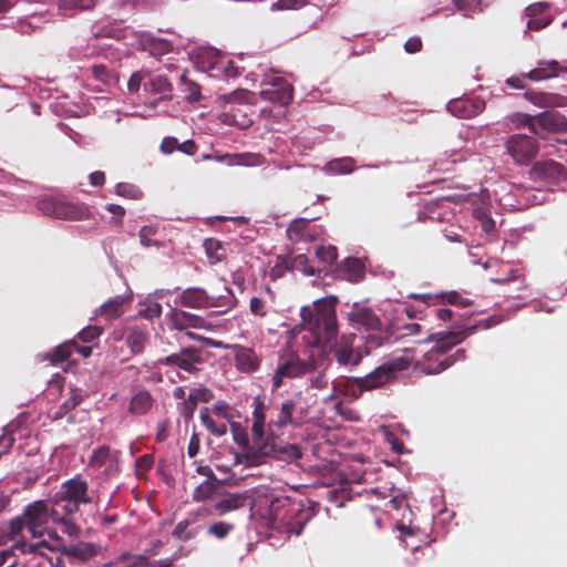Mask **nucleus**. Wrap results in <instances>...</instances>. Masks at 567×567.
<instances>
[{
	"mask_svg": "<svg viewBox=\"0 0 567 567\" xmlns=\"http://www.w3.org/2000/svg\"><path fill=\"white\" fill-rule=\"evenodd\" d=\"M337 296L317 299L300 309L301 326L315 338L317 346L329 347L340 365H358L365 354L355 346V334H342L338 339Z\"/></svg>",
	"mask_w": 567,
	"mask_h": 567,
	"instance_id": "1",
	"label": "nucleus"
},
{
	"mask_svg": "<svg viewBox=\"0 0 567 567\" xmlns=\"http://www.w3.org/2000/svg\"><path fill=\"white\" fill-rule=\"evenodd\" d=\"M173 50L171 41L157 38L144 31V117L168 112L172 97V84L167 75L162 72L161 58Z\"/></svg>",
	"mask_w": 567,
	"mask_h": 567,
	"instance_id": "2",
	"label": "nucleus"
},
{
	"mask_svg": "<svg viewBox=\"0 0 567 567\" xmlns=\"http://www.w3.org/2000/svg\"><path fill=\"white\" fill-rule=\"evenodd\" d=\"M495 324L493 317L482 319L476 324L453 331H440L432 333L425 341L434 342V346L424 353L423 360L416 363V368L424 374H437L452 367L457 361L465 360V350L457 349L453 354L443 357L453 347L461 343L468 336L475 333L478 328L488 329Z\"/></svg>",
	"mask_w": 567,
	"mask_h": 567,
	"instance_id": "3",
	"label": "nucleus"
},
{
	"mask_svg": "<svg viewBox=\"0 0 567 567\" xmlns=\"http://www.w3.org/2000/svg\"><path fill=\"white\" fill-rule=\"evenodd\" d=\"M347 319L354 329L367 331L365 354L373 349L391 343L393 332L388 327H383L379 316L365 303L354 302L347 313Z\"/></svg>",
	"mask_w": 567,
	"mask_h": 567,
	"instance_id": "4",
	"label": "nucleus"
},
{
	"mask_svg": "<svg viewBox=\"0 0 567 567\" xmlns=\"http://www.w3.org/2000/svg\"><path fill=\"white\" fill-rule=\"evenodd\" d=\"M412 361V351L404 349L403 354L388 359L363 377L353 378V384L360 391H372L383 388L396 381L399 375L410 368Z\"/></svg>",
	"mask_w": 567,
	"mask_h": 567,
	"instance_id": "5",
	"label": "nucleus"
},
{
	"mask_svg": "<svg viewBox=\"0 0 567 567\" xmlns=\"http://www.w3.org/2000/svg\"><path fill=\"white\" fill-rule=\"evenodd\" d=\"M256 512L271 525L284 524L289 533L300 535L305 523L298 525L297 529L290 526V519L302 511L299 503L289 497L258 496L252 503Z\"/></svg>",
	"mask_w": 567,
	"mask_h": 567,
	"instance_id": "6",
	"label": "nucleus"
},
{
	"mask_svg": "<svg viewBox=\"0 0 567 567\" xmlns=\"http://www.w3.org/2000/svg\"><path fill=\"white\" fill-rule=\"evenodd\" d=\"M210 357L212 353L200 347L185 346L169 355L159 358L156 363L175 368L192 377H198Z\"/></svg>",
	"mask_w": 567,
	"mask_h": 567,
	"instance_id": "7",
	"label": "nucleus"
},
{
	"mask_svg": "<svg viewBox=\"0 0 567 567\" xmlns=\"http://www.w3.org/2000/svg\"><path fill=\"white\" fill-rule=\"evenodd\" d=\"M266 456H271L279 461L290 463L301 457V451L297 444L284 441H266L259 444H254L252 447L246 451V464L250 466L258 465Z\"/></svg>",
	"mask_w": 567,
	"mask_h": 567,
	"instance_id": "8",
	"label": "nucleus"
},
{
	"mask_svg": "<svg viewBox=\"0 0 567 567\" xmlns=\"http://www.w3.org/2000/svg\"><path fill=\"white\" fill-rule=\"evenodd\" d=\"M87 483L80 477L68 480L54 494V505L66 515H72L79 511L80 504H90L92 502L87 496Z\"/></svg>",
	"mask_w": 567,
	"mask_h": 567,
	"instance_id": "9",
	"label": "nucleus"
},
{
	"mask_svg": "<svg viewBox=\"0 0 567 567\" xmlns=\"http://www.w3.org/2000/svg\"><path fill=\"white\" fill-rule=\"evenodd\" d=\"M37 208L44 215L65 220H84L90 217L85 204L72 203L60 197H43Z\"/></svg>",
	"mask_w": 567,
	"mask_h": 567,
	"instance_id": "10",
	"label": "nucleus"
},
{
	"mask_svg": "<svg viewBox=\"0 0 567 567\" xmlns=\"http://www.w3.org/2000/svg\"><path fill=\"white\" fill-rule=\"evenodd\" d=\"M27 518V529L32 537H41L45 534L50 522L61 519V511L52 504L50 506L45 501H35L24 508Z\"/></svg>",
	"mask_w": 567,
	"mask_h": 567,
	"instance_id": "11",
	"label": "nucleus"
},
{
	"mask_svg": "<svg viewBox=\"0 0 567 567\" xmlns=\"http://www.w3.org/2000/svg\"><path fill=\"white\" fill-rule=\"evenodd\" d=\"M504 146L514 163L520 166L529 165L539 150V144L533 135L522 133L508 135Z\"/></svg>",
	"mask_w": 567,
	"mask_h": 567,
	"instance_id": "12",
	"label": "nucleus"
},
{
	"mask_svg": "<svg viewBox=\"0 0 567 567\" xmlns=\"http://www.w3.org/2000/svg\"><path fill=\"white\" fill-rule=\"evenodd\" d=\"M315 370V363L303 360L297 354L290 353L287 357L280 355L278 367L271 378L272 391L278 390L284 379H295L308 374Z\"/></svg>",
	"mask_w": 567,
	"mask_h": 567,
	"instance_id": "13",
	"label": "nucleus"
},
{
	"mask_svg": "<svg viewBox=\"0 0 567 567\" xmlns=\"http://www.w3.org/2000/svg\"><path fill=\"white\" fill-rule=\"evenodd\" d=\"M260 87V96L265 101L281 106L288 105L292 101V85L281 76L266 75Z\"/></svg>",
	"mask_w": 567,
	"mask_h": 567,
	"instance_id": "14",
	"label": "nucleus"
},
{
	"mask_svg": "<svg viewBox=\"0 0 567 567\" xmlns=\"http://www.w3.org/2000/svg\"><path fill=\"white\" fill-rule=\"evenodd\" d=\"M529 177L535 183L558 184L566 179V169L553 159L540 161L530 167Z\"/></svg>",
	"mask_w": 567,
	"mask_h": 567,
	"instance_id": "15",
	"label": "nucleus"
},
{
	"mask_svg": "<svg viewBox=\"0 0 567 567\" xmlns=\"http://www.w3.org/2000/svg\"><path fill=\"white\" fill-rule=\"evenodd\" d=\"M485 101L481 96H463L452 99L446 104V110L458 118H472L485 110Z\"/></svg>",
	"mask_w": 567,
	"mask_h": 567,
	"instance_id": "16",
	"label": "nucleus"
},
{
	"mask_svg": "<svg viewBox=\"0 0 567 567\" xmlns=\"http://www.w3.org/2000/svg\"><path fill=\"white\" fill-rule=\"evenodd\" d=\"M315 219L316 217L295 218L286 230L288 239L293 243L315 240L319 235L317 226L311 225Z\"/></svg>",
	"mask_w": 567,
	"mask_h": 567,
	"instance_id": "17",
	"label": "nucleus"
},
{
	"mask_svg": "<svg viewBox=\"0 0 567 567\" xmlns=\"http://www.w3.org/2000/svg\"><path fill=\"white\" fill-rule=\"evenodd\" d=\"M227 349L234 351L235 367L239 372L252 373L259 369L260 358L254 349L240 344H231Z\"/></svg>",
	"mask_w": 567,
	"mask_h": 567,
	"instance_id": "18",
	"label": "nucleus"
},
{
	"mask_svg": "<svg viewBox=\"0 0 567 567\" xmlns=\"http://www.w3.org/2000/svg\"><path fill=\"white\" fill-rule=\"evenodd\" d=\"M408 298L417 299L426 305H453L460 307H468L473 303L471 299L463 298L456 291L440 292V293H410Z\"/></svg>",
	"mask_w": 567,
	"mask_h": 567,
	"instance_id": "19",
	"label": "nucleus"
},
{
	"mask_svg": "<svg viewBox=\"0 0 567 567\" xmlns=\"http://www.w3.org/2000/svg\"><path fill=\"white\" fill-rule=\"evenodd\" d=\"M245 497L240 494H227L223 498L218 499L214 505L213 508H209L207 506H202L198 509H196L195 515L196 516H206L212 514L217 515H225L231 511H236L244 505Z\"/></svg>",
	"mask_w": 567,
	"mask_h": 567,
	"instance_id": "20",
	"label": "nucleus"
},
{
	"mask_svg": "<svg viewBox=\"0 0 567 567\" xmlns=\"http://www.w3.org/2000/svg\"><path fill=\"white\" fill-rule=\"evenodd\" d=\"M89 466L101 471L107 476L113 475L118 471L117 460L111 454L109 446H100L95 450L90 458Z\"/></svg>",
	"mask_w": 567,
	"mask_h": 567,
	"instance_id": "21",
	"label": "nucleus"
},
{
	"mask_svg": "<svg viewBox=\"0 0 567 567\" xmlns=\"http://www.w3.org/2000/svg\"><path fill=\"white\" fill-rule=\"evenodd\" d=\"M252 405H254L252 425H251L252 441H254V444H259L262 442L264 435H265L267 406L264 402V398L260 395H256L254 398Z\"/></svg>",
	"mask_w": 567,
	"mask_h": 567,
	"instance_id": "22",
	"label": "nucleus"
},
{
	"mask_svg": "<svg viewBox=\"0 0 567 567\" xmlns=\"http://www.w3.org/2000/svg\"><path fill=\"white\" fill-rule=\"evenodd\" d=\"M532 134H538L536 125L547 131H557L563 124V117L558 113L543 112L536 117L525 116V121Z\"/></svg>",
	"mask_w": 567,
	"mask_h": 567,
	"instance_id": "23",
	"label": "nucleus"
},
{
	"mask_svg": "<svg viewBox=\"0 0 567 567\" xmlns=\"http://www.w3.org/2000/svg\"><path fill=\"white\" fill-rule=\"evenodd\" d=\"M560 72H567V66L561 65L556 60H540L537 66L527 73V79L532 81H543L556 78Z\"/></svg>",
	"mask_w": 567,
	"mask_h": 567,
	"instance_id": "24",
	"label": "nucleus"
},
{
	"mask_svg": "<svg viewBox=\"0 0 567 567\" xmlns=\"http://www.w3.org/2000/svg\"><path fill=\"white\" fill-rule=\"evenodd\" d=\"M239 74V69L234 64V61L228 55L220 52L217 61L208 73V76L218 80H228L237 78Z\"/></svg>",
	"mask_w": 567,
	"mask_h": 567,
	"instance_id": "25",
	"label": "nucleus"
},
{
	"mask_svg": "<svg viewBox=\"0 0 567 567\" xmlns=\"http://www.w3.org/2000/svg\"><path fill=\"white\" fill-rule=\"evenodd\" d=\"M172 323L174 329L178 331H188L189 328H204L206 320L200 316L184 310H175Z\"/></svg>",
	"mask_w": 567,
	"mask_h": 567,
	"instance_id": "26",
	"label": "nucleus"
},
{
	"mask_svg": "<svg viewBox=\"0 0 567 567\" xmlns=\"http://www.w3.org/2000/svg\"><path fill=\"white\" fill-rule=\"evenodd\" d=\"M524 96L539 107H560L566 105V97L554 93L527 91L524 93Z\"/></svg>",
	"mask_w": 567,
	"mask_h": 567,
	"instance_id": "27",
	"label": "nucleus"
},
{
	"mask_svg": "<svg viewBox=\"0 0 567 567\" xmlns=\"http://www.w3.org/2000/svg\"><path fill=\"white\" fill-rule=\"evenodd\" d=\"M208 293L199 287L185 289L181 295V303L189 308H209Z\"/></svg>",
	"mask_w": 567,
	"mask_h": 567,
	"instance_id": "28",
	"label": "nucleus"
},
{
	"mask_svg": "<svg viewBox=\"0 0 567 567\" xmlns=\"http://www.w3.org/2000/svg\"><path fill=\"white\" fill-rule=\"evenodd\" d=\"M297 403L295 400L289 399L281 403L278 414L275 419H271L269 421V426H275L277 429H284L287 425H297L298 423L295 422L292 415L296 410Z\"/></svg>",
	"mask_w": 567,
	"mask_h": 567,
	"instance_id": "29",
	"label": "nucleus"
},
{
	"mask_svg": "<svg viewBox=\"0 0 567 567\" xmlns=\"http://www.w3.org/2000/svg\"><path fill=\"white\" fill-rule=\"evenodd\" d=\"M342 277L351 282H358L364 277V266L359 258L348 257L339 267Z\"/></svg>",
	"mask_w": 567,
	"mask_h": 567,
	"instance_id": "30",
	"label": "nucleus"
},
{
	"mask_svg": "<svg viewBox=\"0 0 567 567\" xmlns=\"http://www.w3.org/2000/svg\"><path fill=\"white\" fill-rule=\"evenodd\" d=\"M219 54L220 51L214 48L199 49L194 54V64L198 71L204 72L208 75L215 62L217 61Z\"/></svg>",
	"mask_w": 567,
	"mask_h": 567,
	"instance_id": "31",
	"label": "nucleus"
},
{
	"mask_svg": "<svg viewBox=\"0 0 567 567\" xmlns=\"http://www.w3.org/2000/svg\"><path fill=\"white\" fill-rule=\"evenodd\" d=\"M209 308H219V313H224L229 309L234 308L237 303V299L230 288L224 286V292L220 295H208Z\"/></svg>",
	"mask_w": 567,
	"mask_h": 567,
	"instance_id": "32",
	"label": "nucleus"
},
{
	"mask_svg": "<svg viewBox=\"0 0 567 567\" xmlns=\"http://www.w3.org/2000/svg\"><path fill=\"white\" fill-rule=\"evenodd\" d=\"M158 233V225L153 224H144V248L156 247L158 249H163V255L166 257L171 256V246L169 241L163 239H151V235H156Z\"/></svg>",
	"mask_w": 567,
	"mask_h": 567,
	"instance_id": "33",
	"label": "nucleus"
},
{
	"mask_svg": "<svg viewBox=\"0 0 567 567\" xmlns=\"http://www.w3.org/2000/svg\"><path fill=\"white\" fill-rule=\"evenodd\" d=\"M181 92L187 102L194 103L202 99L200 85L188 78L187 73L184 72L179 78Z\"/></svg>",
	"mask_w": 567,
	"mask_h": 567,
	"instance_id": "34",
	"label": "nucleus"
},
{
	"mask_svg": "<svg viewBox=\"0 0 567 567\" xmlns=\"http://www.w3.org/2000/svg\"><path fill=\"white\" fill-rule=\"evenodd\" d=\"M323 169L332 175H346L355 169V162L352 157L334 158L328 162Z\"/></svg>",
	"mask_w": 567,
	"mask_h": 567,
	"instance_id": "35",
	"label": "nucleus"
},
{
	"mask_svg": "<svg viewBox=\"0 0 567 567\" xmlns=\"http://www.w3.org/2000/svg\"><path fill=\"white\" fill-rule=\"evenodd\" d=\"M193 515L194 517L189 516L186 519L177 523L173 530V535L175 537H177L181 540H189L197 536L199 527L193 526L197 516L195 515V513Z\"/></svg>",
	"mask_w": 567,
	"mask_h": 567,
	"instance_id": "36",
	"label": "nucleus"
},
{
	"mask_svg": "<svg viewBox=\"0 0 567 567\" xmlns=\"http://www.w3.org/2000/svg\"><path fill=\"white\" fill-rule=\"evenodd\" d=\"M126 299L123 297H115L104 302L96 315L102 316L109 320L115 319L123 313V306Z\"/></svg>",
	"mask_w": 567,
	"mask_h": 567,
	"instance_id": "37",
	"label": "nucleus"
},
{
	"mask_svg": "<svg viewBox=\"0 0 567 567\" xmlns=\"http://www.w3.org/2000/svg\"><path fill=\"white\" fill-rule=\"evenodd\" d=\"M82 400L83 395L81 390L72 389L70 396L59 406L58 411L53 415V419H63L70 411L75 409L82 402Z\"/></svg>",
	"mask_w": 567,
	"mask_h": 567,
	"instance_id": "38",
	"label": "nucleus"
},
{
	"mask_svg": "<svg viewBox=\"0 0 567 567\" xmlns=\"http://www.w3.org/2000/svg\"><path fill=\"white\" fill-rule=\"evenodd\" d=\"M43 545V543L29 544L27 542H18L12 549H6L0 551V567H2L13 555V550H19L22 554H37V550Z\"/></svg>",
	"mask_w": 567,
	"mask_h": 567,
	"instance_id": "39",
	"label": "nucleus"
},
{
	"mask_svg": "<svg viewBox=\"0 0 567 567\" xmlns=\"http://www.w3.org/2000/svg\"><path fill=\"white\" fill-rule=\"evenodd\" d=\"M202 424L215 436H223L227 433V425L225 423H216L209 414L208 408H202L199 413Z\"/></svg>",
	"mask_w": 567,
	"mask_h": 567,
	"instance_id": "40",
	"label": "nucleus"
},
{
	"mask_svg": "<svg viewBox=\"0 0 567 567\" xmlns=\"http://www.w3.org/2000/svg\"><path fill=\"white\" fill-rule=\"evenodd\" d=\"M74 347V340L65 341L62 344L55 347L54 350L49 354L50 361L53 364H59L66 361L72 355Z\"/></svg>",
	"mask_w": 567,
	"mask_h": 567,
	"instance_id": "41",
	"label": "nucleus"
},
{
	"mask_svg": "<svg viewBox=\"0 0 567 567\" xmlns=\"http://www.w3.org/2000/svg\"><path fill=\"white\" fill-rule=\"evenodd\" d=\"M63 554L66 555L68 557L86 560L90 557L95 555V550H94L93 545L86 544V543H81L78 545L65 547L63 550Z\"/></svg>",
	"mask_w": 567,
	"mask_h": 567,
	"instance_id": "42",
	"label": "nucleus"
},
{
	"mask_svg": "<svg viewBox=\"0 0 567 567\" xmlns=\"http://www.w3.org/2000/svg\"><path fill=\"white\" fill-rule=\"evenodd\" d=\"M60 11L68 13L73 10H91L95 7V0H55Z\"/></svg>",
	"mask_w": 567,
	"mask_h": 567,
	"instance_id": "43",
	"label": "nucleus"
},
{
	"mask_svg": "<svg viewBox=\"0 0 567 567\" xmlns=\"http://www.w3.org/2000/svg\"><path fill=\"white\" fill-rule=\"evenodd\" d=\"M522 274L517 268L505 264L501 266L499 274L496 277L491 278V281L495 284H506L509 281L518 280Z\"/></svg>",
	"mask_w": 567,
	"mask_h": 567,
	"instance_id": "44",
	"label": "nucleus"
},
{
	"mask_svg": "<svg viewBox=\"0 0 567 567\" xmlns=\"http://www.w3.org/2000/svg\"><path fill=\"white\" fill-rule=\"evenodd\" d=\"M388 329H390V331L393 332V337L391 339V342H393V341H396L400 338L405 337V336L417 334L421 330V326L419 323L412 322V323L403 324L401 327L391 324L388 327Z\"/></svg>",
	"mask_w": 567,
	"mask_h": 567,
	"instance_id": "45",
	"label": "nucleus"
},
{
	"mask_svg": "<svg viewBox=\"0 0 567 567\" xmlns=\"http://www.w3.org/2000/svg\"><path fill=\"white\" fill-rule=\"evenodd\" d=\"M190 399L195 401V403H208L214 399V392L204 384H198L197 386L190 389L188 394Z\"/></svg>",
	"mask_w": 567,
	"mask_h": 567,
	"instance_id": "46",
	"label": "nucleus"
},
{
	"mask_svg": "<svg viewBox=\"0 0 567 567\" xmlns=\"http://www.w3.org/2000/svg\"><path fill=\"white\" fill-rule=\"evenodd\" d=\"M185 334L189 339L198 341L202 344L200 348H203L204 350H205V348H216V349H227L228 348V344H225L224 342H221L219 340L204 337V336H200V334L192 332V331H185Z\"/></svg>",
	"mask_w": 567,
	"mask_h": 567,
	"instance_id": "47",
	"label": "nucleus"
},
{
	"mask_svg": "<svg viewBox=\"0 0 567 567\" xmlns=\"http://www.w3.org/2000/svg\"><path fill=\"white\" fill-rule=\"evenodd\" d=\"M216 485L215 483L205 480L202 484H199L193 492L192 498L195 502H203L210 497L214 493Z\"/></svg>",
	"mask_w": 567,
	"mask_h": 567,
	"instance_id": "48",
	"label": "nucleus"
},
{
	"mask_svg": "<svg viewBox=\"0 0 567 567\" xmlns=\"http://www.w3.org/2000/svg\"><path fill=\"white\" fill-rule=\"evenodd\" d=\"M316 257L326 265H331L338 258V250L332 245L319 246L316 248Z\"/></svg>",
	"mask_w": 567,
	"mask_h": 567,
	"instance_id": "49",
	"label": "nucleus"
},
{
	"mask_svg": "<svg viewBox=\"0 0 567 567\" xmlns=\"http://www.w3.org/2000/svg\"><path fill=\"white\" fill-rule=\"evenodd\" d=\"M481 3L482 0H453L455 8L458 11H462L465 17H470L476 9L482 12L483 9L480 7Z\"/></svg>",
	"mask_w": 567,
	"mask_h": 567,
	"instance_id": "50",
	"label": "nucleus"
},
{
	"mask_svg": "<svg viewBox=\"0 0 567 567\" xmlns=\"http://www.w3.org/2000/svg\"><path fill=\"white\" fill-rule=\"evenodd\" d=\"M61 519L53 520L54 524H59L61 526V530L68 534L71 537H75L79 535L80 528L75 523H73L69 516L61 508Z\"/></svg>",
	"mask_w": 567,
	"mask_h": 567,
	"instance_id": "51",
	"label": "nucleus"
},
{
	"mask_svg": "<svg viewBox=\"0 0 567 567\" xmlns=\"http://www.w3.org/2000/svg\"><path fill=\"white\" fill-rule=\"evenodd\" d=\"M230 430L235 443L239 446L247 447L248 451L251 446H249L248 435L241 425L238 422H230Z\"/></svg>",
	"mask_w": 567,
	"mask_h": 567,
	"instance_id": "52",
	"label": "nucleus"
},
{
	"mask_svg": "<svg viewBox=\"0 0 567 567\" xmlns=\"http://www.w3.org/2000/svg\"><path fill=\"white\" fill-rule=\"evenodd\" d=\"M234 529V525L226 522H217L210 525L207 529V533L218 539L225 538L231 530Z\"/></svg>",
	"mask_w": 567,
	"mask_h": 567,
	"instance_id": "53",
	"label": "nucleus"
},
{
	"mask_svg": "<svg viewBox=\"0 0 567 567\" xmlns=\"http://www.w3.org/2000/svg\"><path fill=\"white\" fill-rule=\"evenodd\" d=\"M474 215L481 221L482 230L487 236H492L496 228L495 221L489 216H487L485 212L482 209H476L474 212Z\"/></svg>",
	"mask_w": 567,
	"mask_h": 567,
	"instance_id": "54",
	"label": "nucleus"
},
{
	"mask_svg": "<svg viewBox=\"0 0 567 567\" xmlns=\"http://www.w3.org/2000/svg\"><path fill=\"white\" fill-rule=\"evenodd\" d=\"M103 332V329L99 326H89L83 328L79 333V339L84 342L89 343L93 340L97 339Z\"/></svg>",
	"mask_w": 567,
	"mask_h": 567,
	"instance_id": "55",
	"label": "nucleus"
},
{
	"mask_svg": "<svg viewBox=\"0 0 567 567\" xmlns=\"http://www.w3.org/2000/svg\"><path fill=\"white\" fill-rule=\"evenodd\" d=\"M305 6V0H277L270 7L271 11L297 10Z\"/></svg>",
	"mask_w": 567,
	"mask_h": 567,
	"instance_id": "56",
	"label": "nucleus"
},
{
	"mask_svg": "<svg viewBox=\"0 0 567 567\" xmlns=\"http://www.w3.org/2000/svg\"><path fill=\"white\" fill-rule=\"evenodd\" d=\"M162 306L154 300L152 296L144 298V318H153L159 316Z\"/></svg>",
	"mask_w": 567,
	"mask_h": 567,
	"instance_id": "57",
	"label": "nucleus"
},
{
	"mask_svg": "<svg viewBox=\"0 0 567 567\" xmlns=\"http://www.w3.org/2000/svg\"><path fill=\"white\" fill-rule=\"evenodd\" d=\"M551 22H553L551 16L534 17V18H529V20L526 23V27L528 30L539 31V30L548 27Z\"/></svg>",
	"mask_w": 567,
	"mask_h": 567,
	"instance_id": "58",
	"label": "nucleus"
},
{
	"mask_svg": "<svg viewBox=\"0 0 567 567\" xmlns=\"http://www.w3.org/2000/svg\"><path fill=\"white\" fill-rule=\"evenodd\" d=\"M550 8V3L546 1H539L532 3L526 7L525 14L528 18L544 17L543 13Z\"/></svg>",
	"mask_w": 567,
	"mask_h": 567,
	"instance_id": "59",
	"label": "nucleus"
},
{
	"mask_svg": "<svg viewBox=\"0 0 567 567\" xmlns=\"http://www.w3.org/2000/svg\"><path fill=\"white\" fill-rule=\"evenodd\" d=\"M116 194L127 198H136L140 194L137 186L130 183H118L116 185Z\"/></svg>",
	"mask_w": 567,
	"mask_h": 567,
	"instance_id": "60",
	"label": "nucleus"
},
{
	"mask_svg": "<svg viewBox=\"0 0 567 567\" xmlns=\"http://www.w3.org/2000/svg\"><path fill=\"white\" fill-rule=\"evenodd\" d=\"M126 343L131 348L132 352H142V334L138 331L132 329L126 336Z\"/></svg>",
	"mask_w": 567,
	"mask_h": 567,
	"instance_id": "61",
	"label": "nucleus"
},
{
	"mask_svg": "<svg viewBox=\"0 0 567 567\" xmlns=\"http://www.w3.org/2000/svg\"><path fill=\"white\" fill-rule=\"evenodd\" d=\"M23 528H27V518L24 517V513L21 516L14 517L10 522V536L14 538L18 536Z\"/></svg>",
	"mask_w": 567,
	"mask_h": 567,
	"instance_id": "62",
	"label": "nucleus"
},
{
	"mask_svg": "<svg viewBox=\"0 0 567 567\" xmlns=\"http://www.w3.org/2000/svg\"><path fill=\"white\" fill-rule=\"evenodd\" d=\"M92 74L96 80H99L103 83H109L112 78L110 71L103 64L93 65Z\"/></svg>",
	"mask_w": 567,
	"mask_h": 567,
	"instance_id": "63",
	"label": "nucleus"
},
{
	"mask_svg": "<svg viewBox=\"0 0 567 567\" xmlns=\"http://www.w3.org/2000/svg\"><path fill=\"white\" fill-rule=\"evenodd\" d=\"M196 408L197 403H195L193 399L187 396V399H185L184 402L181 404V413L186 420L192 419Z\"/></svg>",
	"mask_w": 567,
	"mask_h": 567,
	"instance_id": "64",
	"label": "nucleus"
}]
</instances>
